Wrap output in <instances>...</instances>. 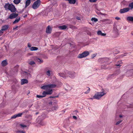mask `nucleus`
<instances>
[{
  "instance_id": "nucleus-53",
  "label": "nucleus",
  "mask_w": 133,
  "mask_h": 133,
  "mask_svg": "<svg viewBox=\"0 0 133 133\" xmlns=\"http://www.w3.org/2000/svg\"><path fill=\"white\" fill-rule=\"evenodd\" d=\"M54 108H55V109L56 108H57V107H54Z\"/></svg>"
},
{
  "instance_id": "nucleus-44",
  "label": "nucleus",
  "mask_w": 133,
  "mask_h": 133,
  "mask_svg": "<svg viewBox=\"0 0 133 133\" xmlns=\"http://www.w3.org/2000/svg\"><path fill=\"white\" fill-rule=\"evenodd\" d=\"M76 18L78 20H80V18L78 17H76Z\"/></svg>"
},
{
  "instance_id": "nucleus-24",
  "label": "nucleus",
  "mask_w": 133,
  "mask_h": 133,
  "mask_svg": "<svg viewBox=\"0 0 133 133\" xmlns=\"http://www.w3.org/2000/svg\"><path fill=\"white\" fill-rule=\"evenodd\" d=\"M105 59V58H100L98 60V62L101 63H102L104 61Z\"/></svg>"
},
{
  "instance_id": "nucleus-50",
  "label": "nucleus",
  "mask_w": 133,
  "mask_h": 133,
  "mask_svg": "<svg viewBox=\"0 0 133 133\" xmlns=\"http://www.w3.org/2000/svg\"><path fill=\"white\" fill-rule=\"evenodd\" d=\"M95 99V98H93V97L92 98H89V99Z\"/></svg>"
},
{
  "instance_id": "nucleus-14",
  "label": "nucleus",
  "mask_w": 133,
  "mask_h": 133,
  "mask_svg": "<svg viewBox=\"0 0 133 133\" xmlns=\"http://www.w3.org/2000/svg\"><path fill=\"white\" fill-rule=\"evenodd\" d=\"M31 3L30 0H27L25 2V8H26L28 6H29Z\"/></svg>"
},
{
  "instance_id": "nucleus-11",
  "label": "nucleus",
  "mask_w": 133,
  "mask_h": 133,
  "mask_svg": "<svg viewBox=\"0 0 133 133\" xmlns=\"http://www.w3.org/2000/svg\"><path fill=\"white\" fill-rule=\"evenodd\" d=\"M52 28L50 26H48L46 29V32L47 34H50L51 32Z\"/></svg>"
},
{
  "instance_id": "nucleus-10",
  "label": "nucleus",
  "mask_w": 133,
  "mask_h": 133,
  "mask_svg": "<svg viewBox=\"0 0 133 133\" xmlns=\"http://www.w3.org/2000/svg\"><path fill=\"white\" fill-rule=\"evenodd\" d=\"M133 74V69L129 70L126 73V75L127 76H131Z\"/></svg>"
},
{
  "instance_id": "nucleus-43",
  "label": "nucleus",
  "mask_w": 133,
  "mask_h": 133,
  "mask_svg": "<svg viewBox=\"0 0 133 133\" xmlns=\"http://www.w3.org/2000/svg\"><path fill=\"white\" fill-rule=\"evenodd\" d=\"M28 46L30 48L31 47V45L29 43H28Z\"/></svg>"
},
{
  "instance_id": "nucleus-37",
  "label": "nucleus",
  "mask_w": 133,
  "mask_h": 133,
  "mask_svg": "<svg viewBox=\"0 0 133 133\" xmlns=\"http://www.w3.org/2000/svg\"><path fill=\"white\" fill-rule=\"evenodd\" d=\"M39 124L41 125H43L44 124V123L42 121H41L38 122Z\"/></svg>"
},
{
  "instance_id": "nucleus-26",
  "label": "nucleus",
  "mask_w": 133,
  "mask_h": 133,
  "mask_svg": "<svg viewBox=\"0 0 133 133\" xmlns=\"http://www.w3.org/2000/svg\"><path fill=\"white\" fill-rule=\"evenodd\" d=\"M45 96V95H37L36 96V97L37 98H42L44 97Z\"/></svg>"
},
{
  "instance_id": "nucleus-23",
  "label": "nucleus",
  "mask_w": 133,
  "mask_h": 133,
  "mask_svg": "<svg viewBox=\"0 0 133 133\" xmlns=\"http://www.w3.org/2000/svg\"><path fill=\"white\" fill-rule=\"evenodd\" d=\"M21 2V0H14V3L15 4H18L19 3Z\"/></svg>"
},
{
  "instance_id": "nucleus-4",
  "label": "nucleus",
  "mask_w": 133,
  "mask_h": 133,
  "mask_svg": "<svg viewBox=\"0 0 133 133\" xmlns=\"http://www.w3.org/2000/svg\"><path fill=\"white\" fill-rule=\"evenodd\" d=\"M56 85L55 84L46 85L41 87V88L43 89L46 90L50 88H55L56 87Z\"/></svg>"
},
{
  "instance_id": "nucleus-17",
  "label": "nucleus",
  "mask_w": 133,
  "mask_h": 133,
  "mask_svg": "<svg viewBox=\"0 0 133 133\" xmlns=\"http://www.w3.org/2000/svg\"><path fill=\"white\" fill-rule=\"evenodd\" d=\"M127 20L128 21L133 22V17L129 16L127 18Z\"/></svg>"
},
{
  "instance_id": "nucleus-5",
  "label": "nucleus",
  "mask_w": 133,
  "mask_h": 133,
  "mask_svg": "<svg viewBox=\"0 0 133 133\" xmlns=\"http://www.w3.org/2000/svg\"><path fill=\"white\" fill-rule=\"evenodd\" d=\"M41 3L40 0H37L33 3L32 5V8L34 9H37L40 5Z\"/></svg>"
},
{
  "instance_id": "nucleus-34",
  "label": "nucleus",
  "mask_w": 133,
  "mask_h": 133,
  "mask_svg": "<svg viewBox=\"0 0 133 133\" xmlns=\"http://www.w3.org/2000/svg\"><path fill=\"white\" fill-rule=\"evenodd\" d=\"M20 125L21 127L23 128L24 127H26V125L24 124H20Z\"/></svg>"
},
{
  "instance_id": "nucleus-47",
  "label": "nucleus",
  "mask_w": 133,
  "mask_h": 133,
  "mask_svg": "<svg viewBox=\"0 0 133 133\" xmlns=\"http://www.w3.org/2000/svg\"><path fill=\"white\" fill-rule=\"evenodd\" d=\"M18 27V26H16L15 28H13V29H14V30L15 29H16V28H17Z\"/></svg>"
},
{
  "instance_id": "nucleus-20",
  "label": "nucleus",
  "mask_w": 133,
  "mask_h": 133,
  "mask_svg": "<svg viewBox=\"0 0 133 133\" xmlns=\"http://www.w3.org/2000/svg\"><path fill=\"white\" fill-rule=\"evenodd\" d=\"M30 49L31 51L36 50L38 49V48L35 47H31Z\"/></svg>"
},
{
  "instance_id": "nucleus-15",
  "label": "nucleus",
  "mask_w": 133,
  "mask_h": 133,
  "mask_svg": "<svg viewBox=\"0 0 133 133\" xmlns=\"http://www.w3.org/2000/svg\"><path fill=\"white\" fill-rule=\"evenodd\" d=\"M7 64L8 63L6 60H5L3 61L1 63L2 65L3 66H6Z\"/></svg>"
},
{
  "instance_id": "nucleus-35",
  "label": "nucleus",
  "mask_w": 133,
  "mask_h": 133,
  "mask_svg": "<svg viewBox=\"0 0 133 133\" xmlns=\"http://www.w3.org/2000/svg\"><path fill=\"white\" fill-rule=\"evenodd\" d=\"M122 121V120L116 122V125H118Z\"/></svg>"
},
{
  "instance_id": "nucleus-49",
  "label": "nucleus",
  "mask_w": 133,
  "mask_h": 133,
  "mask_svg": "<svg viewBox=\"0 0 133 133\" xmlns=\"http://www.w3.org/2000/svg\"><path fill=\"white\" fill-rule=\"evenodd\" d=\"M69 87L70 88H69L68 89H67V90H70V87Z\"/></svg>"
},
{
  "instance_id": "nucleus-36",
  "label": "nucleus",
  "mask_w": 133,
  "mask_h": 133,
  "mask_svg": "<svg viewBox=\"0 0 133 133\" xmlns=\"http://www.w3.org/2000/svg\"><path fill=\"white\" fill-rule=\"evenodd\" d=\"M90 91V89L89 88L87 90V91H86L85 92H84V93L86 94H88L89 92Z\"/></svg>"
},
{
  "instance_id": "nucleus-27",
  "label": "nucleus",
  "mask_w": 133,
  "mask_h": 133,
  "mask_svg": "<svg viewBox=\"0 0 133 133\" xmlns=\"http://www.w3.org/2000/svg\"><path fill=\"white\" fill-rule=\"evenodd\" d=\"M51 71L49 70L47 71L46 72V74L48 76H49L50 75V72Z\"/></svg>"
},
{
  "instance_id": "nucleus-52",
  "label": "nucleus",
  "mask_w": 133,
  "mask_h": 133,
  "mask_svg": "<svg viewBox=\"0 0 133 133\" xmlns=\"http://www.w3.org/2000/svg\"><path fill=\"white\" fill-rule=\"evenodd\" d=\"M39 117L38 118H37V120H38V119H39Z\"/></svg>"
},
{
  "instance_id": "nucleus-55",
  "label": "nucleus",
  "mask_w": 133,
  "mask_h": 133,
  "mask_svg": "<svg viewBox=\"0 0 133 133\" xmlns=\"http://www.w3.org/2000/svg\"><path fill=\"white\" fill-rule=\"evenodd\" d=\"M133 107V106H132V107Z\"/></svg>"
},
{
  "instance_id": "nucleus-41",
  "label": "nucleus",
  "mask_w": 133,
  "mask_h": 133,
  "mask_svg": "<svg viewBox=\"0 0 133 133\" xmlns=\"http://www.w3.org/2000/svg\"><path fill=\"white\" fill-rule=\"evenodd\" d=\"M115 19L117 20H119L120 19V18L118 17H116L115 18Z\"/></svg>"
},
{
  "instance_id": "nucleus-6",
  "label": "nucleus",
  "mask_w": 133,
  "mask_h": 133,
  "mask_svg": "<svg viewBox=\"0 0 133 133\" xmlns=\"http://www.w3.org/2000/svg\"><path fill=\"white\" fill-rule=\"evenodd\" d=\"M89 54V52L88 51H85L82 54H79L77 56V57L79 58H84L88 56Z\"/></svg>"
},
{
  "instance_id": "nucleus-12",
  "label": "nucleus",
  "mask_w": 133,
  "mask_h": 133,
  "mask_svg": "<svg viewBox=\"0 0 133 133\" xmlns=\"http://www.w3.org/2000/svg\"><path fill=\"white\" fill-rule=\"evenodd\" d=\"M28 81L27 79H22L21 81V84L22 85H23L25 83H28Z\"/></svg>"
},
{
  "instance_id": "nucleus-29",
  "label": "nucleus",
  "mask_w": 133,
  "mask_h": 133,
  "mask_svg": "<svg viewBox=\"0 0 133 133\" xmlns=\"http://www.w3.org/2000/svg\"><path fill=\"white\" fill-rule=\"evenodd\" d=\"M91 20L92 21H93L94 22H96L98 21V19L95 18H92L91 19Z\"/></svg>"
},
{
  "instance_id": "nucleus-40",
  "label": "nucleus",
  "mask_w": 133,
  "mask_h": 133,
  "mask_svg": "<svg viewBox=\"0 0 133 133\" xmlns=\"http://www.w3.org/2000/svg\"><path fill=\"white\" fill-rule=\"evenodd\" d=\"M97 0H89V1L91 2H96Z\"/></svg>"
},
{
  "instance_id": "nucleus-2",
  "label": "nucleus",
  "mask_w": 133,
  "mask_h": 133,
  "mask_svg": "<svg viewBox=\"0 0 133 133\" xmlns=\"http://www.w3.org/2000/svg\"><path fill=\"white\" fill-rule=\"evenodd\" d=\"M5 10L8 9L10 10L11 12H14L16 11V9L12 4H9L8 3L6 4L4 6Z\"/></svg>"
},
{
  "instance_id": "nucleus-38",
  "label": "nucleus",
  "mask_w": 133,
  "mask_h": 133,
  "mask_svg": "<svg viewBox=\"0 0 133 133\" xmlns=\"http://www.w3.org/2000/svg\"><path fill=\"white\" fill-rule=\"evenodd\" d=\"M4 31H3L2 30H0V36H1L3 33Z\"/></svg>"
},
{
  "instance_id": "nucleus-31",
  "label": "nucleus",
  "mask_w": 133,
  "mask_h": 133,
  "mask_svg": "<svg viewBox=\"0 0 133 133\" xmlns=\"http://www.w3.org/2000/svg\"><path fill=\"white\" fill-rule=\"evenodd\" d=\"M17 133H25V131H23L18 130L17 131Z\"/></svg>"
},
{
  "instance_id": "nucleus-54",
  "label": "nucleus",
  "mask_w": 133,
  "mask_h": 133,
  "mask_svg": "<svg viewBox=\"0 0 133 133\" xmlns=\"http://www.w3.org/2000/svg\"><path fill=\"white\" fill-rule=\"evenodd\" d=\"M24 73H26V72H24Z\"/></svg>"
},
{
  "instance_id": "nucleus-33",
  "label": "nucleus",
  "mask_w": 133,
  "mask_h": 133,
  "mask_svg": "<svg viewBox=\"0 0 133 133\" xmlns=\"http://www.w3.org/2000/svg\"><path fill=\"white\" fill-rule=\"evenodd\" d=\"M17 117V115L16 114H15L13 116L11 117V118H15Z\"/></svg>"
},
{
  "instance_id": "nucleus-22",
  "label": "nucleus",
  "mask_w": 133,
  "mask_h": 133,
  "mask_svg": "<svg viewBox=\"0 0 133 133\" xmlns=\"http://www.w3.org/2000/svg\"><path fill=\"white\" fill-rule=\"evenodd\" d=\"M28 63L31 65L34 64H35V62L31 60H30L28 61Z\"/></svg>"
},
{
  "instance_id": "nucleus-39",
  "label": "nucleus",
  "mask_w": 133,
  "mask_h": 133,
  "mask_svg": "<svg viewBox=\"0 0 133 133\" xmlns=\"http://www.w3.org/2000/svg\"><path fill=\"white\" fill-rule=\"evenodd\" d=\"M28 111L27 110H25L23 111V112L22 113H23V114L25 113H26Z\"/></svg>"
},
{
  "instance_id": "nucleus-21",
  "label": "nucleus",
  "mask_w": 133,
  "mask_h": 133,
  "mask_svg": "<svg viewBox=\"0 0 133 133\" xmlns=\"http://www.w3.org/2000/svg\"><path fill=\"white\" fill-rule=\"evenodd\" d=\"M66 28L67 26L65 25L60 26L59 27V29L62 30L65 29Z\"/></svg>"
},
{
  "instance_id": "nucleus-48",
  "label": "nucleus",
  "mask_w": 133,
  "mask_h": 133,
  "mask_svg": "<svg viewBox=\"0 0 133 133\" xmlns=\"http://www.w3.org/2000/svg\"><path fill=\"white\" fill-rule=\"evenodd\" d=\"M119 117H120L121 118V117H122L123 116H122V115H119Z\"/></svg>"
},
{
  "instance_id": "nucleus-19",
  "label": "nucleus",
  "mask_w": 133,
  "mask_h": 133,
  "mask_svg": "<svg viewBox=\"0 0 133 133\" xmlns=\"http://www.w3.org/2000/svg\"><path fill=\"white\" fill-rule=\"evenodd\" d=\"M97 34L98 35H101L102 36H104L106 35L105 34L102 33L101 31H98Z\"/></svg>"
},
{
  "instance_id": "nucleus-8",
  "label": "nucleus",
  "mask_w": 133,
  "mask_h": 133,
  "mask_svg": "<svg viewBox=\"0 0 133 133\" xmlns=\"http://www.w3.org/2000/svg\"><path fill=\"white\" fill-rule=\"evenodd\" d=\"M130 9L128 8H124L120 9L119 12L121 14L123 13L128 11Z\"/></svg>"
},
{
  "instance_id": "nucleus-3",
  "label": "nucleus",
  "mask_w": 133,
  "mask_h": 133,
  "mask_svg": "<svg viewBox=\"0 0 133 133\" xmlns=\"http://www.w3.org/2000/svg\"><path fill=\"white\" fill-rule=\"evenodd\" d=\"M105 94V93L104 91L98 92L95 94L93 96V98H95V99H99Z\"/></svg>"
},
{
  "instance_id": "nucleus-28",
  "label": "nucleus",
  "mask_w": 133,
  "mask_h": 133,
  "mask_svg": "<svg viewBox=\"0 0 133 133\" xmlns=\"http://www.w3.org/2000/svg\"><path fill=\"white\" fill-rule=\"evenodd\" d=\"M129 7L132 9L133 8V2L130 3L129 5Z\"/></svg>"
},
{
  "instance_id": "nucleus-1",
  "label": "nucleus",
  "mask_w": 133,
  "mask_h": 133,
  "mask_svg": "<svg viewBox=\"0 0 133 133\" xmlns=\"http://www.w3.org/2000/svg\"><path fill=\"white\" fill-rule=\"evenodd\" d=\"M58 74L60 76L63 78L69 76L71 78H74L75 77V73L74 72H71L66 70L64 73H59Z\"/></svg>"
},
{
  "instance_id": "nucleus-18",
  "label": "nucleus",
  "mask_w": 133,
  "mask_h": 133,
  "mask_svg": "<svg viewBox=\"0 0 133 133\" xmlns=\"http://www.w3.org/2000/svg\"><path fill=\"white\" fill-rule=\"evenodd\" d=\"M9 28L8 25H4L3 26L1 30H2L3 31L7 30Z\"/></svg>"
},
{
  "instance_id": "nucleus-16",
  "label": "nucleus",
  "mask_w": 133,
  "mask_h": 133,
  "mask_svg": "<svg viewBox=\"0 0 133 133\" xmlns=\"http://www.w3.org/2000/svg\"><path fill=\"white\" fill-rule=\"evenodd\" d=\"M66 1H68L69 3L72 4H75L76 2L75 0H65Z\"/></svg>"
},
{
  "instance_id": "nucleus-51",
  "label": "nucleus",
  "mask_w": 133,
  "mask_h": 133,
  "mask_svg": "<svg viewBox=\"0 0 133 133\" xmlns=\"http://www.w3.org/2000/svg\"><path fill=\"white\" fill-rule=\"evenodd\" d=\"M102 68L104 69H106V68H104L102 67Z\"/></svg>"
},
{
  "instance_id": "nucleus-42",
  "label": "nucleus",
  "mask_w": 133,
  "mask_h": 133,
  "mask_svg": "<svg viewBox=\"0 0 133 133\" xmlns=\"http://www.w3.org/2000/svg\"><path fill=\"white\" fill-rule=\"evenodd\" d=\"M96 56V55L95 54H94L92 56V58H93L94 57H95Z\"/></svg>"
},
{
  "instance_id": "nucleus-7",
  "label": "nucleus",
  "mask_w": 133,
  "mask_h": 133,
  "mask_svg": "<svg viewBox=\"0 0 133 133\" xmlns=\"http://www.w3.org/2000/svg\"><path fill=\"white\" fill-rule=\"evenodd\" d=\"M52 90L49 89L43 91L42 93V95H45L46 96L47 95L51 94L52 93Z\"/></svg>"
},
{
  "instance_id": "nucleus-32",
  "label": "nucleus",
  "mask_w": 133,
  "mask_h": 133,
  "mask_svg": "<svg viewBox=\"0 0 133 133\" xmlns=\"http://www.w3.org/2000/svg\"><path fill=\"white\" fill-rule=\"evenodd\" d=\"M22 114H23V113H19L18 114H17L16 115H17V117H19L21 116Z\"/></svg>"
},
{
  "instance_id": "nucleus-9",
  "label": "nucleus",
  "mask_w": 133,
  "mask_h": 133,
  "mask_svg": "<svg viewBox=\"0 0 133 133\" xmlns=\"http://www.w3.org/2000/svg\"><path fill=\"white\" fill-rule=\"evenodd\" d=\"M18 14L15 13H13L10 14L9 17V18L11 19H12L16 18L18 16Z\"/></svg>"
},
{
  "instance_id": "nucleus-13",
  "label": "nucleus",
  "mask_w": 133,
  "mask_h": 133,
  "mask_svg": "<svg viewBox=\"0 0 133 133\" xmlns=\"http://www.w3.org/2000/svg\"><path fill=\"white\" fill-rule=\"evenodd\" d=\"M35 60L39 64H41L43 62L42 59L37 58L35 59Z\"/></svg>"
},
{
  "instance_id": "nucleus-30",
  "label": "nucleus",
  "mask_w": 133,
  "mask_h": 133,
  "mask_svg": "<svg viewBox=\"0 0 133 133\" xmlns=\"http://www.w3.org/2000/svg\"><path fill=\"white\" fill-rule=\"evenodd\" d=\"M119 64H116V65L117 66H121V65L120 64H122V62L121 61H118Z\"/></svg>"
},
{
  "instance_id": "nucleus-46",
  "label": "nucleus",
  "mask_w": 133,
  "mask_h": 133,
  "mask_svg": "<svg viewBox=\"0 0 133 133\" xmlns=\"http://www.w3.org/2000/svg\"><path fill=\"white\" fill-rule=\"evenodd\" d=\"M109 20L108 19H105L103 20V21H106Z\"/></svg>"
},
{
  "instance_id": "nucleus-45",
  "label": "nucleus",
  "mask_w": 133,
  "mask_h": 133,
  "mask_svg": "<svg viewBox=\"0 0 133 133\" xmlns=\"http://www.w3.org/2000/svg\"><path fill=\"white\" fill-rule=\"evenodd\" d=\"M73 118L75 119H76V117L75 116H73Z\"/></svg>"
},
{
  "instance_id": "nucleus-25",
  "label": "nucleus",
  "mask_w": 133,
  "mask_h": 133,
  "mask_svg": "<svg viewBox=\"0 0 133 133\" xmlns=\"http://www.w3.org/2000/svg\"><path fill=\"white\" fill-rule=\"evenodd\" d=\"M20 18H16L15 20L13 22V23L14 24H15V23H17L20 20Z\"/></svg>"
}]
</instances>
